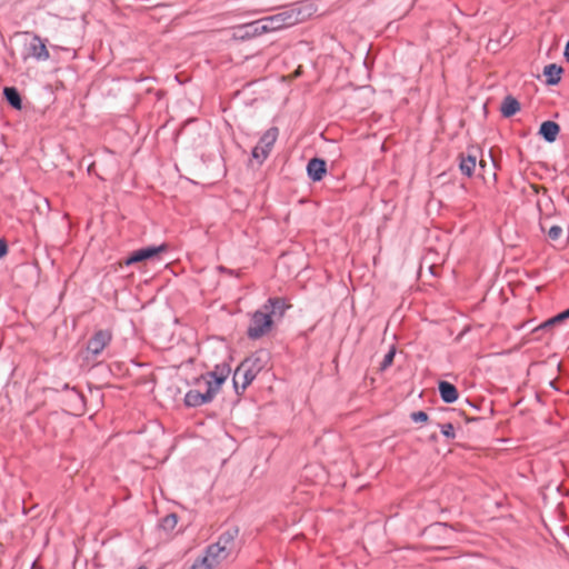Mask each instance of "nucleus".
<instances>
[{"mask_svg": "<svg viewBox=\"0 0 569 569\" xmlns=\"http://www.w3.org/2000/svg\"><path fill=\"white\" fill-rule=\"evenodd\" d=\"M316 10L310 2H296L284 7L279 13L261 18V20L268 33L300 23L310 18Z\"/></svg>", "mask_w": 569, "mask_h": 569, "instance_id": "nucleus-1", "label": "nucleus"}, {"mask_svg": "<svg viewBox=\"0 0 569 569\" xmlns=\"http://www.w3.org/2000/svg\"><path fill=\"white\" fill-rule=\"evenodd\" d=\"M268 362V353L264 350H258L240 362L234 370V376H241L242 390L256 379V377L264 369Z\"/></svg>", "mask_w": 569, "mask_h": 569, "instance_id": "nucleus-2", "label": "nucleus"}, {"mask_svg": "<svg viewBox=\"0 0 569 569\" xmlns=\"http://www.w3.org/2000/svg\"><path fill=\"white\" fill-rule=\"evenodd\" d=\"M273 326V319L264 309L252 313L250 326L247 329V336L251 340H257L267 335Z\"/></svg>", "mask_w": 569, "mask_h": 569, "instance_id": "nucleus-3", "label": "nucleus"}, {"mask_svg": "<svg viewBox=\"0 0 569 569\" xmlns=\"http://www.w3.org/2000/svg\"><path fill=\"white\" fill-rule=\"evenodd\" d=\"M169 246L163 242L159 246H147L130 252L122 261L121 266H131L139 262L159 259V256L167 252Z\"/></svg>", "mask_w": 569, "mask_h": 569, "instance_id": "nucleus-4", "label": "nucleus"}, {"mask_svg": "<svg viewBox=\"0 0 569 569\" xmlns=\"http://www.w3.org/2000/svg\"><path fill=\"white\" fill-rule=\"evenodd\" d=\"M231 372V368L228 363L222 362L214 366L213 370L201 375V379L207 381V386H211L217 392L220 391L222 385Z\"/></svg>", "mask_w": 569, "mask_h": 569, "instance_id": "nucleus-5", "label": "nucleus"}, {"mask_svg": "<svg viewBox=\"0 0 569 569\" xmlns=\"http://www.w3.org/2000/svg\"><path fill=\"white\" fill-rule=\"evenodd\" d=\"M217 391L211 388V386H207V390L204 392H200L199 390L191 389L184 395V406L188 408H197L202 405L210 403L214 397L217 396Z\"/></svg>", "mask_w": 569, "mask_h": 569, "instance_id": "nucleus-6", "label": "nucleus"}, {"mask_svg": "<svg viewBox=\"0 0 569 569\" xmlns=\"http://www.w3.org/2000/svg\"><path fill=\"white\" fill-rule=\"evenodd\" d=\"M267 33L262 20H256L234 28L233 37L237 40L246 41Z\"/></svg>", "mask_w": 569, "mask_h": 569, "instance_id": "nucleus-7", "label": "nucleus"}, {"mask_svg": "<svg viewBox=\"0 0 569 569\" xmlns=\"http://www.w3.org/2000/svg\"><path fill=\"white\" fill-rule=\"evenodd\" d=\"M112 335L109 330H98L87 342V351L98 356L110 343Z\"/></svg>", "mask_w": 569, "mask_h": 569, "instance_id": "nucleus-8", "label": "nucleus"}, {"mask_svg": "<svg viewBox=\"0 0 569 569\" xmlns=\"http://www.w3.org/2000/svg\"><path fill=\"white\" fill-rule=\"evenodd\" d=\"M478 151L479 149L477 147L471 146L468 148L467 154H465L463 152H460L458 154L459 170L463 176L468 178L472 177L475 173Z\"/></svg>", "mask_w": 569, "mask_h": 569, "instance_id": "nucleus-9", "label": "nucleus"}, {"mask_svg": "<svg viewBox=\"0 0 569 569\" xmlns=\"http://www.w3.org/2000/svg\"><path fill=\"white\" fill-rule=\"evenodd\" d=\"M306 171H307V177L312 182H319L325 178V176L328 172L327 161L322 158L313 157V158L309 159L307 167H306Z\"/></svg>", "mask_w": 569, "mask_h": 569, "instance_id": "nucleus-10", "label": "nucleus"}, {"mask_svg": "<svg viewBox=\"0 0 569 569\" xmlns=\"http://www.w3.org/2000/svg\"><path fill=\"white\" fill-rule=\"evenodd\" d=\"M290 307L291 305L287 302L286 298L270 297L262 306V309L269 312L271 318L272 316H278L279 318H282Z\"/></svg>", "mask_w": 569, "mask_h": 569, "instance_id": "nucleus-11", "label": "nucleus"}, {"mask_svg": "<svg viewBox=\"0 0 569 569\" xmlns=\"http://www.w3.org/2000/svg\"><path fill=\"white\" fill-rule=\"evenodd\" d=\"M28 54L38 61H46L50 58V53L44 41L37 34L32 37L28 46Z\"/></svg>", "mask_w": 569, "mask_h": 569, "instance_id": "nucleus-12", "label": "nucleus"}, {"mask_svg": "<svg viewBox=\"0 0 569 569\" xmlns=\"http://www.w3.org/2000/svg\"><path fill=\"white\" fill-rule=\"evenodd\" d=\"M560 132V126L552 120L543 121L540 127L538 134L548 143H552L557 140Z\"/></svg>", "mask_w": 569, "mask_h": 569, "instance_id": "nucleus-13", "label": "nucleus"}, {"mask_svg": "<svg viewBox=\"0 0 569 569\" xmlns=\"http://www.w3.org/2000/svg\"><path fill=\"white\" fill-rule=\"evenodd\" d=\"M438 391L441 400L445 403H453L459 398V391L457 387L453 383L446 380H440L438 382Z\"/></svg>", "mask_w": 569, "mask_h": 569, "instance_id": "nucleus-14", "label": "nucleus"}, {"mask_svg": "<svg viewBox=\"0 0 569 569\" xmlns=\"http://www.w3.org/2000/svg\"><path fill=\"white\" fill-rule=\"evenodd\" d=\"M279 134V130L277 127H271L268 129L260 138L259 146L262 147L261 156L262 158H268L273 144L277 141Z\"/></svg>", "mask_w": 569, "mask_h": 569, "instance_id": "nucleus-15", "label": "nucleus"}, {"mask_svg": "<svg viewBox=\"0 0 569 569\" xmlns=\"http://www.w3.org/2000/svg\"><path fill=\"white\" fill-rule=\"evenodd\" d=\"M563 71V68L557 63H549L545 66L542 73L546 77V84L557 86L561 80Z\"/></svg>", "mask_w": 569, "mask_h": 569, "instance_id": "nucleus-16", "label": "nucleus"}, {"mask_svg": "<svg viewBox=\"0 0 569 569\" xmlns=\"http://www.w3.org/2000/svg\"><path fill=\"white\" fill-rule=\"evenodd\" d=\"M520 109V102L511 94L506 96L500 106V112L503 118L513 117Z\"/></svg>", "mask_w": 569, "mask_h": 569, "instance_id": "nucleus-17", "label": "nucleus"}, {"mask_svg": "<svg viewBox=\"0 0 569 569\" xmlns=\"http://www.w3.org/2000/svg\"><path fill=\"white\" fill-rule=\"evenodd\" d=\"M2 94L4 100L11 108H13L14 110L22 109V97L16 87H4L2 90Z\"/></svg>", "mask_w": 569, "mask_h": 569, "instance_id": "nucleus-18", "label": "nucleus"}, {"mask_svg": "<svg viewBox=\"0 0 569 569\" xmlns=\"http://www.w3.org/2000/svg\"><path fill=\"white\" fill-rule=\"evenodd\" d=\"M568 318L567 316L565 315L563 311L555 315L553 317H550L549 319L545 320L543 322H541L538 327H536L533 330H532V333L536 335L540 331H546V330H550L551 328H553L555 326L557 325H560L562 323L563 321H566Z\"/></svg>", "mask_w": 569, "mask_h": 569, "instance_id": "nucleus-19", "label": "nucleus"}, {"mask_svg": "<svg viewBox=\"0 0 569 569\" xmlns=\"http://www.w3.org/2000/svg\"><path fill=\"white\" fill-rule=\"evenodd\" d=\"M224 551V547H221L219 543H211L206 549L201 557H208V562L211 565L213 569L219 563V556Z\"/></svg>", "mask_w": 569, "mask_h": 569, "instance_id": "nucleus-20", "label": "nucleus"}, {"mask_svg": "<svg viewBox=\"0 0 569 569\" xmlns=\"http://www.w3.org/2000/svg\"><path fill=\"white\" fill-rule=\"evenodd\" d=\"M63 390H70L72 397L73 408L81 413L86 410V397L84 395L78 390L77 387H70L68 383L63 386Z\"/></svg>", "mask_w": 569, "mask_h": 569, "instance_id": "nucleus-21", "label": "nucleus"}, {"mask_svg": "<svg viewBox=\"0 0 569 569\" xmlns=\"http://www.w3.org/2000/svg\"><path fill=\"white\" fill-rule=\"evenodd\" d=\"M178 523V515L177 513H169L164 516L160 522L159 528L163 530L164 532L169 533L172 532L173 529L177 527Z\"/></svg>", "mask_w": 569, "mask_h": 569, "instance_id": "nucleus-22", "label": "nucleus"}, {"mask_svg": "<svg viewBox=\"0 0 569 569\" xmlns=\"http://www.w3.org/2000/svg\"><path fill=\"white\" fill-rule=\"evenodd\" d=\"M448 529H452V526L447 522H433L423 529V535L438 536Z\"/></svg>", "mask_w": 569, "mask_h": 569, "instance_id": "nucleus-23", "label": "nucleus"}, {"mask_svg": "<svg viewBox=\"0 0 569 569\" xmlns=\"http://www.w3.org/2000/svg\"><path fill=\"white\" fill-rule=\"evenodd\" d=\"M237 536H238V528L228 529L219 536L217 543H219L221 547H224V550H226L227 546L229 543H231Z\"/></svg>", "mask_w": 569, "mask_h": 569, "instance_id": "nucleus-24", "label": "nucleus"}, {"mask_svg": "<svg viewBox=\"0 0 569 569\" xmlns=\"http://www.w3.org/2000/svg\"><path fill=\"white\" fill-rule=\"evenodd\" d=\"M396 353H397V348H396L395 345H392L390 347L389 351L385 355L383 360L380 363V367H379L380 371H385L389 367L392 366L395 357H396Z\"/></svg>", "mask_w": 569, "mask_h": 569, "instance_id": "nucleus-25", "label": "nucleus"}, {"mask_svg": "<svg viewBox=\"0 0 569 569\" xmlns=\"http://www.w3.org/2000/svg\"><path fill=\"white\" fill-rule=\"evenodd\" d=\"M437 426L447 439H453L456 437L455 427L451 422L437 423Z\"/></svg>", "mask_w": 569, "mask_h": 569, "instance_id": "nucleus-26", "label": "nucleus"}, {"mask_svg": "<svg viewBox=\"0 0 569 569\" xmlns=\"http://www.w3.org/2000/svg\"><path fill=\"white\" fill-rule=\"evenodd\" d=\"M410 419L416 423L428 422L429 416L426 411L419 410L410 413Z\"/></svg>", "mask_w": 569, "mask_h": 569, "instance_id": "nucleus-27", "label": "nucleus"}, {"mask_svg": "<svg viewBox=\"0 0 569 569\" xmlns=\"http://www.w3.org/2000/svg\"><path fill=\"white\" fill-rule=\"evenodd\" d=\"M501 149L500 148H491L490 149V158L495 168H499V160L501 159Z\"/></svg>", "mask_w": 569, "mask_h": 569, "instance_id": "nucleus-28", "label": "nucleus"}, {"mask_svg": "<svg viewBox=\"0 0 569 569\" xmlns=\"http://www.w3.org/2000/svg\"><path fill=\"white\" fill-rule=\"evenodd\" d=\"M562 233V228L560 226H552L549 230H548V237L551 239V240H558L560 238Z\"/></svg>", "mask_w": 569, "mask_h": 569, "instance_id": "nucleus-29", "label": "nucleus"}, {"mask_svg": "<svg viewBox=\"0 0 569 569\" xmlns=\"http://www.w3.org/2000/svg\"><path fill=\"white\" fill-rule=\"evenodd\" d=\"M261 149L262 147H260L259 144L256 146L252 150H251V157L256 160H258L259 163H262L267 158H262L261 156Z\"/></svg>", "mask_w": 569, "mask_h": 569, "instance_id": "nucleus-30", "label": "nucleus"}, {"mask_svg": "<svg viewBox=\"0 0 569 569\" xmlns=\"http://www.w3.org/2000/svg\"><path fill=\"white\" fill-rule=\"evenodd\" d=\"M9 252V246L6 239L0 238V259L4 258Z\"/></svg>", "mask_w": 569, "mask_h": 569, "instance_id": "nucleus-31", "label": "nucleus"}, {"mask_svg": "<svg viewBox=\"0 0 569 569\" xmlns=\"http://www.w3.org/2000/svg\"><path fill=\"white\" fill-rule=\"evenodd\" d=\"M239 377H240V376H234V375H233V379H232V380H233V389H234V392H236L238 396H241V395L244 392V390H242V383L240 385V382H239Z\"/></svg>", "mask_w": 569, "mask_h": 569, "instance_id": "nucleus-32", "label": "nucleus"}, {"mask_svg": "<svg viewBox=\"0 0 569 569\" xmlns=\"http://www.w3.org/2000/svg\"><path fill=\"white\" fill-rule=\"evenodd\" d=\"M563 57H565L566 61L569 62V40L567 41V43L565 46Z\"/></svg>", "mask_w": 569, "mask_h": 569, "instance_id": "nucleus-33", "label": "nucleus"}, {"mask_svg": "<svg viewBox=\"0 0 569 569\" xmlns=\"http://www.w3.org/2000/svg\"><path fill=\"white\" fill-rule=\"evenodd\" d=\"M219 270H220L221 272H226V273H229V274H232V273H233V270H230V269H228V268H226V267H223V266H220V267H219Z\"/></svg>", "mask_w": 569, "mask_h": 569, "instance_id": "nucleus-34", "label": "nucleus"}, {"mask_svg": "<svg viewBox=\"0 0 569 569\" xmlns=\"http://www.w3.org/2000/svg\"><path fill=\"white\" fill-rule=\"evenodd\" d=\"M480 419L481 418H479V417H473V418L466 417L467 422H475V421H479Z\"/></svg>", "mask_w": 569, "mask_h": 569, "instance_id": "nucleus-35", "label": "nucleus"}, {"mask_svg": "<svg viewBox=\"0 0 569 569\" xmlns=\"http://www.w3.org/2000/svg\"><path fill=\"white\" fill-rule=\"evenodd\" d=\"M466 401H467V403H469L471 407H473V408L478 409V407H477L473 402H471L469 399H467Z\"/></svg>", "mask_w": 569, "mask_h": 569, "instance_id": "nucleus-36", "label": "nucleus"}, {"mask_svg": "<svg viewBox=\"0 0 569 569\" xmlns=\"http://www.w3.org/2000/svg\"><path fill=\"white\" fill-rule=\"evenodd\" d=\"M437 438H438V437H437V435H436V433H433V435H431V436H430V440H433V441H435V440H437Z\"/></svg>", "mask_w": 569, "mask_h": 569, "instance_id": "nucleus-37", "label": "nucleus"}, {"mask_svg": "<svg viewBox=\"0 0 569 569\" xmlns=\"http://www.w3.org/2000/svg\"><path fill=\"white\" fill-rule=\"evenodd\" d=\"M565 315L567 316V318L569 319V308L563 310Z\"/></svg>", "mask_w": 569, "mask_h": 569, "instance_id": "nucleus-38", "label": "nucleus"}, {"mask_svg": "<svg viewBox=\"0 0 569 569\" xmlns=\"http://www.w3.org/2000/svg\"><path fill=\"white\" fill-rule=\"evenodd\" d=\"M480 166H481V167H485V166H486V163L481 160V161H480Z\"/></svg>", "mask_w": 569, "mask_h": 569, "instance_id": "nucleus-39", "label": "nucleus"}, {"mask_svg": "<svg viewBox=\"0 0 569 569\" xmlns=\"http://www.w3.org/2000/svg\"><path fill=\"white\" fill-rule=\"evenodd\" d=\"M550 385H551V387H552V388H556V386H555V382H553V381H551V382H550Z\"/></svg>", "mask_w": 569, "mask_h": 569, "instance_id": "nucleus-40", "label": "nucleus"}, {"mask_svg": "<svg viewBox=\"0 0 569 569\" xmlns=\"http://www.w3.org/2000/svg\"><path fill=\"white\" fill-rule=\"evenodd\" d=\"M138 569H147L146 567H139Z\"/></svg>", "mask_w": 569, "mask_h": 569, "instance_id": "nucleus-41", "label": "nucleus"}]
</instances>
